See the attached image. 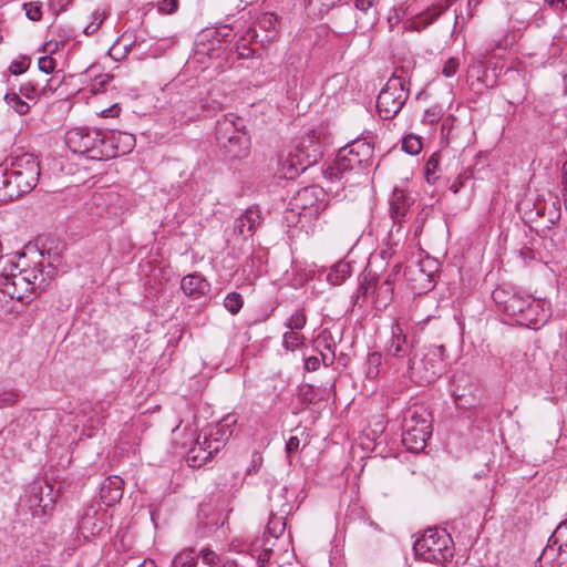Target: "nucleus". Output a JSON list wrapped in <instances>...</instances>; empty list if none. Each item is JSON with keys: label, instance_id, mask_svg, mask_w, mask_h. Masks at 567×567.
I'll return each mask as SVG.
<instances>
[{"label": "nucleus", "instance_id": "56", "mask_svg": "<svg viewBox=\"0 0 567 567\" xmlns=\"http://www.w3.org/2000/svg\"><path fill=\"white\" fill-rule=\"evenodd\" d=\"M520 258L524 260V261H530V260H535L536 259V252L534 251L533 248H529V247H523L519 249L518 251Z\"/></svg>", "mask_w": 567, "mask_h": 567}, {"label": "nucleus", "instance_id": "42", "mask_svg": "<svg viewBox=\"0 0 567 567\" xmlns=\"http://www.w3.org/2000/svg\"><path fill=\"white\" fill-rule=\"evenodd\" d=\"M338 0H307V6L315 12L324 13L328 12Z\"/></svg>", "mask_w": 567, "mask_h": 567}, {"label": "nucleus", "instance_id": "38", "mask_svg": "<svg viewBox=\"0 0 567 567\" xmlns=\"http://www.w3.org/2000/svg\"><path fill=\"white\" fill-rule=\"evenodd\" d=\"M243 305L244 299L239 292L231 291L225 297L224 306L231 315L238 313Z\"/></svg>", "mask_w": 567, "mask_h": 567}, {"label": "nucleus", "instance_id": "15", "mask_svg": "<svg viewBox=\"0 0 567 567\" xmlns=\"http://www.w3.org/2000/svg\"><path fill=\"white\" fill-rule=\"evenodd\" d=\"M236 423L234 415H227L220 422L212 426L208 433L204 434L203 444L213 447V452H219L233 435V425Z\"/></svg>", "mask_w": 567, "mask_h": 567}, {"label": "nucleus", "instance_id": "60", "mask_svg": "<svg viewBox=\"0 0 567 567\" xmlns=\"http://www.w3.org/2000/svg\"><path fill=\"white\" fill-rule=\"evenodd\" d=\"M120 112V109L116 104L112 105L111 107L102 111V114L104 117H114L117 116Z\"/></svg>", "mask_w": 567, "mask_h": 567}, {"label": "nucleus", "instance_id": "11", "mask_svg": "<svg viewBox=\"0 0 567 567\" xmlns=\"http://www.w3.org/2000/svg\"><path fill=\"white\" fill-rule=\"evenodd\" d=\"M359 292L364 296L371 295L377 308H386L393 298L394 279H391V277L371 276L368 272L360 285Z\"/></svg>", "mask_w": 567, "mask_h": 567}, {"label": "nucleus", "instance_id": "13", "mask_svg": "<svg viewBox=\"0 0 567 567\" xmlns=\"http://www.w3.org/2000/svg\"><path fill=\"white\" fill-rule=\"evenodd\" d=\"M324 198V190L318 186H308L301 188L292 197L290 205L292 210L298 209L299 214L309 210V215L318 216L324 208L326 204H321Z\"/></svg>", "mask_w": 567, "mask_h": 567}, {"label": "nucleus", "instance_id": "33", "mask_svg": "<svg viewBox=\"0 0 567 567\" xmlns=\"http://www.w3.org/2000/svg\"><path fill=\"white\" fill-rule=\"evenodd\" d=\"M307 323V317L303 309H296L286 320L285 327L289 330L301 331Z\"/></svg>", "mask_w": 567, "mask_h": 567}, {"label": "nucleus", "instance_id": "44", "mask_svg": "<svg viewBox=\"0 0 567 567\" xmlns=\"http://www.w3.org/2000/svg\"><path fill=\"white\" fill-rule=\"evenodd\" d=\"M405 275L410 276L412 279H426L430 281L431 274L425 272L420 264L410 265L405 268Z\"/></svg>", "mask_w": 567, "mask_h": 567}, {"label": "nucleus", "instance_id": "16", "mask_svg": "<svg viewBox=\"0 0 567 567\" xmlns=\"http://www.w3.org/2000/svg\"><path fill=\"white\" fill-rule=\"evenodd\" d=\"M264 216L260 208L256 205L248 207L234 221V231L247 239L250 238L261 226Z\"/></svg>", "mask_w": 567, "mask_h": 567}, {"label": "nucleus", "instance_id": "26", "mask_svg": "<svg viewBox=\"0 0 567 567\" xmlns=\"http://www.w3.org/2000/svg\"><path fill=\"white\" fill-rule=\"evenodd\" d=\"M14 278L16 274L4 275L0 271V291L11 299L23 300L25 292H31V289H28L27 286H16L13 284Z\"/></svg>", "mask_w": 567, "mask_h": 567}, {"label": "nucleus", "instance_id": "40", "mask_svg": "<svg viewBox=\"0 0 567 567\" xmlns=\"http://www.w3.org/2000/svg\"><path fill=\"white\" fill-rule=\"evenodd\" d=\"M20 394L17 390L10 389L0 392V409L11 408L18 403Z\"/></svg>", "mask_w": 567, "mask_h": 567}, {"label": "nucleus", "instance_id": "25", "mask_svg": "<svg viewBox=\"0 0 567 567\" xmlns=\"http://www.w3.org/2000/svg\"><path fill=\"white\" fill-rule=\"evenodd\" d=\"M216 453L213 452V447H208V444H203V441L198 439L196 444L188 451L186 461L190 467H200Z\"/></svg>", "mask_w": 567, "mask_h": 567}, {"label": "nucleus", "instance_id": "23", "mask_svg": "<svg viewBox=\"0 0 567 567\" xmlns=\"http://www.w3.org/2000/svg\"><path fill=\"white\" fill-rule=\"evenodd\" d=\"M106 134L107 142L111 144L113 151H115L113 157L127 154L135 146V137L133 134L114 131H109Z\"/></svg>", "mask_w": 567, "mask_h": 567}, {"label": "nucleus", "instance_id": "17", "mask_svg": "<svg viewBox=\"0 0 567 567\" xmlns=\"http://www.w3.org/2000/svg\"><path fill=\"white\" fill-rule=\"evenodd\" d=\"M278 18L275 13L265 12L254 29L249 30L250 38L261 45L268 44L277 37Z\"/></svg>", "mask_w": 567, "mask_h": 567}, {"label": "nucleus", "instance_id": "39", "mask_svg": "<svg viewBox=\"0 0 567 567\" xmlns=\"http://www.w3.org/2000/svg\"><path fill=\"white\" fill-rule=\"evenodd\" d=\"M402 150L410 155L419 154L422 150L420 137L414 135H406L402 141Z\"/></svg>", "mask_w": 567, "mask_h": 567}, {"label": "nucleus", "instance_id": "59", "mask_svg": "<svg viewBox=\"0 0 567 567\" xmlns=\"http://www.w3.org/2000/svg\"><path fill=\"white\" fill-rule=\"evenodd\" d=\"M373 6V0H355V8L360 11H368Z\"/></svg>", "mask_w": 567, "mask_h": 567}, {"label": "nucleus", "instance_id": "64", "mask_svg": "<svg viewBox=\"0 0 567 567\" xmlns=\"http://www.w3.org/2000/svg\"><path fill=\"white\" fill-rule=\"evenodd\" d=\"M138 567H156V564L152 559H145L138 565Z\"/></svg>", "mask_w": 567, "mask_h": 567}, {"label": "nucleus", "instance_id": "50", "mask_svg": "<svg viewBox=\"0 0 567 567\" xmlns=\"http://www.w3.org/2000/svg\"><path fill=\"white\" fill-rule=\"evenodd\" d=\"M37 93H38L37 86L31 82L22 84L19 90V94L29 100L35 99Z\"/></svg>", "mask_w": 567, "mask_h": 567}, {"label": "nucleus", "instance_id": "5", "mask_svg": "<svg viewBox=\"0 0 567 567\" xmlns=\"http://www.w3.org/2000/svg\"><path fill=\"white\" fill-rule=\"evenodd\" d=\"M373 157V145L364 138H357L341 147L324 169L323 175L330 181H339L348 173Z\"/></svg>", "mask_w": 567, "mask_h": 567}, {"label": "nucleus", "instance_id": "55", "mask_svg": "<svg viewBox=\"0 0 567 567\" xmlns=\"http://www.w3.org/2000/svg\"><path fill=\"white\" fill-rule=\"evenodd\" d=\"M230 29H228L227 27H223L214 31L213 39L217 42L227 41V38L230 35Z\"/></svg>", "mask_w": 567, "mask_h": 567}, {"label": "nucleus", "instance_id": "18", "mask_svg": "<svg viewBox=\"0 0 567 567\" xmlns=\"http://www.w3.org/2000/svg\"><path fill=\"white\" fill-rule=\"evenodd\" d=\"M415 349L414 343L408 339L402 327L398 322L394 323L392 326V338L388 347V354L395 358H409Z\"/></svg>", "mask_w": 567, "mask_h": 567}, {"label": "nucleus", "instance_id": "43", "mask_svg": "<svg viewBox=\"0 0 567 567\" xmlns=\"http://www.w3.org/2000/svg\"><path fill=\"white\" fill-rule=\"evenodd\" d=\"M104 21V13L94 11L92 13V21L84 28V33L91 35L95 33Z\"/></svg>", "mask_w": 567, "mask_h": 567}, {"label": "nucleus", "instance_id": "7", "mask_svg": "<svg viewBox=\"0 0 567 567\" xmlns=\"http://www.w3.org/2000/svg\"><path fill=\"white\" fill-rule=\"evenodd\" d=\"M120 197L111 190L94 193L90 200L85 203L84 210L90 221L97 228L106 229L118 223Z\"/></svg>", "mask_w": 567, "mask_h": 567}, {"label": "nucleus", "instance_id": "9", "mask_svg": "<svg viewBox=\"0 0 567 567\" xmlns=\"http://www.w3.org/2000/svg\"><path fill=\"white\" fill-rule=\"evenodd\" d=\"M408 82L400 75H392L377 99V110L383 120L393 118L409 99Z\"/></svg>", "mask_w": 567, "mask_h": 567}, {"label": "nucleus", "instance_id": "28", "mask_svg": "<svg viewBox=\"0 0 567 567\" xmlns=\"http://www.w3.org/2000/svg\"><path fill=\"white\" fill-rule=\"evenodd\" d=\"M20 197L8 173V159L0 165V202L13 200Z\"/></svg>", "mask_w": 567, "mask_h": 567}, {"label": "nucleus", "instance_id": "37", "mask_svg": "<svg viewBox=\"0 0 567 567\" xmlns=\"http://www.w3.org/2000/svg\"><path fill=\"white\" fill-rule=\"evenodd\" d=\"M286 528V522L282 516L270 515L266 533L274 538H278Z\"/></svg>", "mask_w": 567, "mask_h": 567}, {"label": "nucleus", "instance_id": "24", "mask_svg": "<svg viewBox=\"0 0 567 567\" xmlns=\"http://www.w3.org/2000/svg\"><path fill=\"white\" fill-rule=\"evenodd\" d=\"M275 539L276 538L271 537L265 532L261 537L256 538L249 545V553L251 554V556H255L258 553V564L260 566H264L266 563L269 561L272 553V547L275 545Z\"/></svg>", "mask_w": 567, "mask_h": 567}, {"label": "nucleus", "instance_id": "2", "mask_svg": "<svg viewBox=\"0 0 567 567\" xmlns=\"http://www.w3.org/2000/svg\"><path fill=\"white\" fill-rule=\"evenodd\" d=\"M65 144L72 153L94 161L113 158L115 153L106 132L96 128H71L65 134Z\"/></svg>", "mask_w": 567, "mask_h": 567}, {"label": "nucleus", "instance_id": "49", "mask_svg": "<svg viewBox=\"0 0 567 567\" xmlns=\"http://www.w3.org/2000/svg\"><path fill=\"white\" fill-rule=\"evenodd\" d=\"M38 65L40 71L49 74L54 70L55 61L51 56L45 55L39 59Z\"/></svg>", "mask_w": 567, "mask_h": 567}, {"label": "nucleus", "instance_id": "32", "mask_svg": "<svg viewBox=\"0 0 567 567\" xmlns=\"http://www.w3.org/2000/svg\"><path fill=\"white\" fill-rule=\"evenodd\" d=\"M548 545H554L558 549H567V519L558 525L549 537Z\"/></svg>", "mask_w": 567, "mask_h": 567}, {"label": "nucleus", "instance_id": "14", "mask_svg": "<svg viewBox=\"0 0 567 567\" xmlns=\"http://www.w3.org/2000/svg\"><path fill=\"white\" fill-rule=\"evenodd\" d=\"M550 316V302L546 299L532 297L516 324L530 329H539L549 320Z\"/></svg>", "mask_w": 567, "mask_h": 567}, {"label": "nucleus", "instance_id": "35", "mask_svg": "<svg viewBox=\"0 0 567 567\" xmlns=\"http://www.w3.org/2000/svg\"><path fill=\"white\" fill-rule=\"evenodd\" d=\"M305 337L299 331L287 330L282 336V347L287 351H293L303 343Z\"/></svg>", "mask_w": 567, "mask_h": 567}, {"label": "nucleus", "instance_id": "61", "mask_svg": "<svg viewBox=\"0 0 567 567\" xmlns=\"http://www.w3.org/2000/svg\"><path fill=\"white\" fill-rule=\"evenodd\" d=\"M401 269H402V265L395 264L392 267L391 271L385 277H391V279L395 280L396 276L401 272Z\"/></svg>", "mask_w": 567, "mask_h": 567}, {"label": "nucleus", "instance_id": "31", "mask_svg": "<svg viewBox=\"0 0 567 567\" xmlns=\"http://www.w3.org/2000/svg\"><path fill=\"white\" fill-rule=\"evenodd\" d=\"M382 363V355L379 352H372L368 354L365 361V377L370 380L375 379L380 373V365Z\"/></svg>", "mask_w": 567, "mask_h": 567}, {"label": "nucleus", "instance_id": "21", "mask_svg": "<svg viewBox=\"0 0 567 567\" xmlns=\"http://www.w3.org/2000/svg\"><path fill=\"white\" fill-rule=\"evenodd\" d=\"M411 205V198L403 189L395 188L390 198V215L394 225L404 221Z\"/></svg>", "mask_w": 567, "mask_h": 567}, {"label": "nucleus", "instance_id": "6", "mask_svg": "<svg viewBox=\"0 0 567 567\" xmlns=\"http://www.w3.org/2000/svg\"><path fill=\"white\" fill-rule=\"evenodd\" d=\"M413 549L424 561L441 564L452 559L454 543L444 529L429 528L415 540Z\"/></svg>", "mask_w": 567, "mask_h": 567}, {"label": "nucleus", "instance_id": "34", "mask_svg": "<svg viewBox=\"0 0 567 567\" xmlns=\"http://www.w3.org/2000/svg\"><path fill=\"white\" fill-rule=\"evenodd\" d=\"M7 104L13 109L18 114L24 115L29 112L30 106L21 99V95L16 92H10L4 95Z\"/></svg>", "mask_w": 567, "mask_h": 567}, {"label": "nucleus", "instance_id": "22", "mask_svg": "<svg viewBox=\"0 0 567 567\" xmlns=\"http://www.w3.org/2000/svg\"><path fill=\"white\" fill-rule=\"evenodd\" d=\"M535 567H567V549L547 545L537 559Z\"/></svg>", "mask_w": 567, "mask_h": 567}, {"label": "nucleus", "instance_id": "29", "mask_svg": "<svg viewBox=\"0 0 567 567\" xmlns=\"http://www.w3.org/2000/svg\"><path fill=\"white\" fill-rule=\"evenodd\" d=\"M350 276L351 264L349 261L340 260L330 268L327 275V280L333 286H339Z\"/></svg>", "mask_w": 567, "mask_h": 567}, {"label": "nucleus", "instance_id": "53", "mask_svg": "<svg viewBox=\"0 0 567 567\" xmlns=\"http://www.w3.org/2000/svg\"><path fill=\"white\" fill-rule=\"evenodd\" d=\"M320 368V359L311 355L305 360V369L309 372L317 371Z\"/></svg>", "mask_w": 567, "mask_h": 567}, {"label": "nucleus", "instance_id": "41", "mask_svg": "<svg viewBox=\"0 0 567 567\" xmlns=\"http://www.w3.org/2000/svg\"><path fill=\"white\" fill-rule=\"evenodd\" d=\"M197 555L198 558H202L205 565H208L209 567H218L220 558L218 554L210 548H203L197 553Z\"/></svg>", "mask_w": 567, "mask_h": 567}, {"label": "nucleus", "instance_id": "10", "mask_svg": "<svg viewBox=\"0 0 567 567\" xmlns=\"http://www.w3.org/2000/svg\"><path fill=\"white\" fill-rule=\"evenodd\" d=\"M492 298L497 310L508 316L517 323L519 316L523 315L532 296L523 295L514 289L498 287L492 292Z\"/></svg>", "mask_w": 567, "mask_h": 567}, {"label": "nucleus", "instance_id": "48", "mask_svg": "<svg viewBox=\"0 0 567 567\" xmlns=\"http://www.w3.org/2000/svg\"><path fill=\"white\" fill-rule=\"evenodd\" d=\"M262 464V456L259 452H254L251 455L250 465L246 470V475L257 473Z\"/></svg>", "mask_w": 567, "mask_h": 567}, {"label": "nucleus", "instance_id": "51", "mask_svg": "<svg viewBox=\"0 0 567 567\" xmlns=\"http://www.w3.org/2000/svg\"><path fill=\"white\" fill-rule=\"evenodd\" d=\"M30 65V61L23 59L21 61H13L10 65V72L14 75H19L24 73Z\"/></svg>", "mask_w": 567, "mask_h": 567}, {"label": "nucleus", "instance_id": "58", "mask_svg": "<svg viewBox=\"0 0 567 567\" xmlns=\"http://www.w3.org/2000/svg\"><path fill=\"white\" fill-rule=\"evenodd\" d=\"M300 441L297 436H291L287 444H286V451L288 454H291L296 452L299 449Z\"/></svg>", "mask_w": 567, "mask_h": 567}, {"label": "nucleus", "instance_id": "54", "mask_svg": "<svg viewBox=\"0 0 567 567\" xmlns=\"http://www.w3.org/2000/svg\"><path fill=\"white\" fill-rule=\"evenodd\" d=\"M320 155H321V146L316 145L312 153L311 154L307 153V155H306V159H307L306 166H311V165L316 164L318 162V158L320 157Z\"/></svg>", "mask_w": 567, "mask_h": 567}, {"label": "nucleus", "instance_id": "63", "mask_svg": "<svg viewBox=\"0 0 567 567\" xmlns=\"http://www.w3.org/2000/svg\"><path fill=\"white\" fill-rule=\"evenodd\" d=\"M102 410H103V405L94 408L93 415L90 416L89 421L92 423L94 422L95 419H96V421H99L100 420L99 411H102Z\"/></svg>", "mask_w": 567, "mask_h": 567}, {"label": "nucleus", "instance_id": "12", "mask_svg": "<svg viewBox=\"0 0 567 567\" xmlns=\"http://www.w3.org/2000/svg\"><path fill=\"white\" fill-rule=\"evenodd\" d=\"M53 270L54 268L51 264L44 267L43 264L40 262L31 269H24L16 274L13 284L16 286H27L28 289H31V292H40L49 286Z\"/></svg>", "mask_w": 567, "mask_h": 567}, {"label": "nucleus", "instance_id": "62", "mask_svg": "<svg viewBox=\"0 0 567 567\" xmlns=\"http://www.w3.org/2000/svg\"><path fill=\"white\" fill-rule=\"evenodd\" d=\"M321 360L324 365H331L334 361V353L332 352L330 357L324 353H321Z\"/></svg>", "mask_w": 567, "mask_h": 567}, {"label": "nucleus", "instance_id": "4", "mask_svg": "<svg viewBox=\"0 0 567 567\" xmlns=\"http://www.w3.org/2000/svg\"><path fill=\"white\" fill-rule=\"evenodd\" d=\"M432 435V415L424 405L414 404L403 414L402 443L411 452H420Z\"/></svg>", "mask_w": 567, "mask_h": 567}, {"label": "nucleus", "instance_id": "46", "mask_svg": "<svg viewBox=\"0 0 567 567\" xmlns=\"http://www.w3.org/2000/svg\"><path fill=\"white\" fill-rule=\"evenodd\" d=\"M458 66H460L458 60L456 58H450L445 61V63L443 65L442 74L446 78H451V76L455 75V73L458 70Z\"/></svg>", "mask_w": 567, "mask_h": 567}, {"label": "nucleus", "instance_id": "8", "mask_svg": "<svg viewBox=\"0 0 567 567\" xmlns=\"http://www.w3.org/2000/svg\"><path fill=\"white\" fill-rule=\"evenodd\" d=\"M8 173L19 196L31 192L40 177V163L33 154L23 153L8 159Z\"/></svg>", "mask_w": 567, "mask_h": 567}, {"label": "nucleus", "instance_id": "19", "mask_svg": "<svg viewBox=\"0 0 567 567\" xmlns=\"http://www.w3.org/2000/svg\"><path fill=\"white\" fill-rule=\"evenodd\" d=\"M181 288L186 296L198 300L210 290V284L199 274L186 275L181 281Z\"/></svg>", "mask_w": 567, "mask_h": 567}, {"label": "nucleus", "instance_id": "45", "mask_svg": "<svg viewBox=\"0 0 567 567\" xmlns=\"http://www.w3.org/2000/svg\"><path fill=\"white\" fill-rule=\"evenodd\" d=\"M178 8V0H159L157 2V9L161 13L172 14Z\"/></svg>", "mask_w": 567, "mask_h": 567}, {"label": "nucleus", "instance_id": "1", "mask_svg": "<svg viewBox=\"0 0 567 567\" xmlns=\"http://www.w3.org/2000/svg\"><path fill=\"white\" fill-rule=\"evenodd\" d=\"M445 347L429 344L416 348L406 360V372L411 381L417 385L434 382L444 372Z\"/></svg>", "mask_w": 567, "mask_h": 567}, {"label": "nucleus", "instance_id": "36", "mask_svg": "<svg viewBox=\"0 0 567 567\" xmlns=\"http://www.w3.org/2000/svg\"><path fill=\"white\" fill-rule=\"evenodd\" d=\"M440 154L434 153L430 156L425 164V177L430 184H434L439 178L437 172L440 171Z\"/></svg>", "mask_w": 567, "mask_h": 567}, {"label": "nucleus", "instance_id": "47", "mask_svg": "<svg viewBox=\"0 0 567 567\" xmlns=\"http://www.w3.org/2000/svg\"><path fill=\"white\" fill-rule=\"evenodd\" d=\"M25 16L32 21H39L41 19V6L34 2L24 3Z\"/></svg>", "mask_w": 567, "mask_h": 567}, {"label": "nucleus", "instance_id": "57", "mask_svg": "<svg viewBox=\"0 0 567 567\" xmlns=\"http://www.w3.org/2000/svg\"><path fill=\"white\" fill-rule=\"evenodd\" d=\"M200 53L207 54L210 60L219 58V49H216L213 45L207 47V45L203 44V49L197 50V54H200Z\"/></svg>", "mask_w": 567, "mask_h": 567}, {"label": "nucleus", "instance_id": "3", "mask_svg": "<svg viewBox=\"0 0 567 567\" xmlns=\"http://www.w3.org/2000/svg\"><path fill=\"white\" fill-rule=\"evenodd\" d=\"M244 128V121L233 113L217 121L216 141L227 158L238 159L248 155L250 141Z\"/></svg>", "mask_w": 567, "mask_h": 567}, {"label": "nucleus", "instance_id": "52", "mask_svg": "<svg viewBox=\"0 0 567 567\" xmlns=\"http://www.w3.org/2000/svg\"><path fill=\"white\" fill-rule=\"evenodd\" d=\"M440 117H441L440 110H437L436 107L429 109L425 111V113L423 115V122L429 123V124H434L440 120Z\"/></svg>", "mask_w": 567, "mask_h": 567}, {"label": "nucleus", "instance_id": "20", "mask_svg": "<svg viewBox=\"0 0 567 567\" xmlns=\"http://www.w3.org/2000/svg\"><path fill=\"white\" fill-rule=\"evenodd\" d=\"M123 496V480L117 475L109 476L100 487V497L106 506H113Z\"/></svg>", "mask_w": 567, "mask_h": 567}, {"label": "nucleus", "instance_id": "27", "mask_svg": "<svg viewBox=\"0 0 567 567\" xmlns=\"http://www.w3.org/2000/svg\"><path fill=\"white\" fill-rule=\"evenodd\" d=\"M287 93L293 92L302 73V61L299 56H289L285 68Z\"/></svg>", "mask_w": 567, "mask_h": 567}, {"label": "nucleus", "instance_id": "30", "mask_svg": "<svg viewBox=\"0 0 567 567\" xmlns=\"http://www.w3.org/2000/svg\"><path fill=\"white\" fill-rule=\"evenodd\" d=\"M198 555L195 548L185 547L181 549L173 558V567H196Z\"/></svg>", "mask_w": 567, "mask_h": 567}]
</instances>
